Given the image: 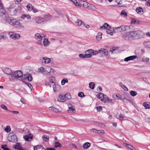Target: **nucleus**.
<instances>
[{
    "label": "nucleus",
    "mask_w": 150,
    "mask_h": 150,
    "mask_svg": "<svg viewBox=\"0 0 150 150\" xmlns=\"http://www.w3.org/2000/svg\"><path fill=\"white\" fill-rule=\"evenodd\" d=\"M136 58L137 56L136 55L132 56L125 58L124 59V61L126 62H128L129 61L135 59Z\"/></svg>",
    "instance_id": "obj_21"
},
{
    "label": "nucleus",
    "mask_w": 150,
    "mask_h": 150,
    "mask_svg": "<svg viewBox=\"0 0 150 150\" xmlns=\"http://www.w3.org/2000/svg\"><path fill=\"white\" fill-rule=\"evenodd\" d=\"M113 30H111L109 29H107L106 32L107 34H110V35H112L113 34Z\"/></svg>",
    "instance_id": "obj_43"
},
{
    "label": "nucleus",
    "mask_w": 150,
    "mask_h": 150,
    "mask_svg": "<svg viewBox=\"0 0 150 150\" xmlns=\"http://www.w3.org/2000/svg\"><path fill=\"white\" fill-rule=\"evenodd\" d=\"M73 2L76 6H77L79 5V3L77 2L76 0H74V1H73Z\"/></svg>",
    "instance_id": "obj_64"
},
{
    "label": "nucleus",
    "mask_w": 150,
    "mask_h": 150,
    "mask_svg": "<svg viewBox=\"0 0 150 150\" xmlns=\"http://www.w3.org/2000/svg\"><path fill=\"white\" fill-rule=\"evenodd\" d=\"M120 15L124 17L125 18L127 16V14L124 10H123L121 11Z\"/></svg>",
    "instance_id": "obj_34"
},
{
    "label": "nucleus",
    "mask_w": 150,
    "mask_h": 150,
    "mask_svg": "<svg viewBox=\"0 0 150 150\" xmlns=\"http://www.w3.org/2000/svg\"><path fill=\"white\" fill-rule=\"evenodd\" d=\"M122 25L118 27L113 28V31L115 33H118L119 32H122Z\"/></svg>",
    "instance_id": "obj_14"
},
{
    "label": "nucleus",
    "mask_w": 150,
    "mask_h": 150,
    "mask_svg": "<svg viewBox=\"0 0 150 150\" xmlns=\"http://www.w3.org/2000/svg\"><path fill=\"white\" fill-rule=\"evenodd\" d=\"M130 94L131 96H134L137 94V93L135 91H131L130 92Z\"/></svg>",
    "instance_id": "obj_47"
},
{
    "label": "nucleus",
    "mask_w": 150,
    "mask_h": 150,
    "mask_svg": "<svg viewBox=\"0 0 150 150\" xmlns=\"http://www.w3.org/2000/svg\"><path fill=\"white\" fill-rule=\"evenodd\" d=\"M49 109L50 110L55 113H57L59 112L58 109L53 107H49Z\"/></svg>",
    "instance_id": "obj_29"
},
{
    "label": "nucleus",
    "mask_w": 150,
    "mask_h": 150,
    "mask_svg": "<svg viewBox=\"0 0 150 150\" xmlns=\"http://www.w3.org/2000/svg\"><path fill=\"white\" fill-rule=\"evenodd\" d=\"M103 96H105L102 93H99L97 95V97L99 99H101Z\"/></svg>",
    "instance_id": "obj_46"
},
{
    "label": "nucleus",
    "mask_w": 150,
    "mask_h": 150,
    "mask_svg": "<svg viewBox=\"0 0 150 150\" xmlns=\"http://www.w3.org/2000/svg\"><path fill=\"white\" fill-rule=\"evenodd\" d=\"M78 96L80 97H83L85 96L84 93L82 92H80L78 94Z\"/></svg>",
    "instance_id": "obj_55"
},
{
    "label": "nucleus",
    "mask_w": 150,
    "mask_h": 150,
    "mask_svg": "<svg viewBox=\"0 0 150 150\" xmlns=\"http://www.w3.org/2000/svg\"><path fill=\"white\" fill-rule=\"evenodd\" d=\"M68 82V81L67 79H64L62 80L61 84L62 85H64L65 83H67Z\"/></svg>",
    "instance_id": "obj_37"
},
{
    "label": "nucleus",
    "mask_w": 150,
    "mask_h": 150,
    "mask_svg": "<svg viewBox=\"0 0 150 150\" xmlns=\"http://www.w3.org/2000/svg\"><path fill=\"white\" fill-rule=\"evenodd\" d=\"M110 26L107 23H105L103 26L100 27V29H110Z\"/></svg>",
    "instance_id": "obj_20"
},
{
    "label": "nucleus",
    "mask_w": 150,
    "mask_h": 150,
    "mask_svg": "<svg viewBox=\"0 0 150 150\" xmlns=\"http://www.w3.org/2000/svg\"><path fill=\"white\" fill-rule=\"evenodd\" d=\"M35 21L36 23L40 24L44 22V19L42 18L38 17L35 18Z\"/></svg>",
    "instance_id": "obj_23"
},
{
    "label": "nucleus",
    "mask_w": 150,
    "mask_h": 150,
    "mask_svg": "<svg viewBox=\"0 0 150 150\" xmlns=\"http://www.w3.org/2000/svg\"><path fill=\"white\" fill-rule=\"evenodd\" d=\"M143 44L145 47H150V42L149 41L144 42Z\"/></svg>",
    "instance_id": "obj_44"
},
{
    "label": "nucleus",
    "mask_w": 150,
    "mask_h": 150,
    "mask_svg": "<svg viewBox=\"0 0 150 150\" xmlns=\"http://www.w3.org/2000/svg\"><path fill=\"white\" fill-rule=\"evenodd\" d=\"M90 143L89 142H86L83 145V147L84 149H87L90 146Z\"/></svg>",
    "instance_id": "obj_30"
},
{
    "label": "nucleus",
    "mask_w": 150,
    "mask_h": 150,
    "mask_svg": "<svg viewBox=\"0 0 150 150\" xmlns=\"http://www.w3.org/2000/svg\"><path fill=\"white\" fill-rule=\"evenodd\" d=\"M1 69L2 71L6 74L9 75V76H12L13 72L10 69L5 67H2Z\"/></svg>",
    "instance_id": "obj_9"
},
{
    "label": "nucleus",
    "mask_w": 150,
    "mask_h": 150,
    "mask_svg": "<svg viewBox=\"0 0 150 150\" xmlns=\"http://www.w3.org/2000/svg\"><path fill=\"white\" fill-rule=\"evenodd\" d=\"M9 35L10 38L13 40H16L19 39L20 37L19 34L10 32L9 33Z\"/></svg>",
    "instance_id": "obj_10"
},
{
    "label": "nucleus",
    "mask_w": 150,
    "mask_h": 150,
    "mask_svg": "<svg viewBox=\"0 0 150 150\" xmlns=\"http://www.w3.org/2000/svg\"><path fill=\"white\" fill-rule=\"evenodd\" d=\"M134 33L133 35L134 39L136 38H139L143 37L144 35V33L141 30H137L132 31Z\"/></svg>",
    "instance_id": "obj_7"
},
{
    "label": "nucleus",
    "mask_w": 150,
    "mask_h": 150,
    "mask_svg": "<svg viewBox=\"0 0 150 150\" xmlns=\"http://www.w3.org/2000/svg\"><path fill=\"white\" fill-rule=\"evenodd\" d=\"M83 24V25L85 26V28H86L88 29L90 28V26H89V25L85 23L84 22Z\"/></svg>",
    "instance_id": "obj_63"
},
{
    "label": "nucleus",
    "mask_w": 150,
    "mask_h": 150,
    "mask_svg": "<svg viewBox=\"0 0 150 150\" xmlns=\"http://www.w3.org/2000/svg\"><path fill=\"white\" fill-rule=\"evenodd\" d=\"M136 11L138 14H142L143 13V10L142 7H139L136 8Z\"/></svg>",
    "instance_id": "obj_28"
},
{
    "label": "nucleus",
    "mask_w": 150,
    "mask_h": 150,
    "mask_svg": "<svg viewBox=\"0 0 150 150\" xmlns=\"http://www.w3.org/2000/svg\"><path fill=\"white\" fill-rule=\"evenodd\" d=\"M2 109L5 110H8L7 107L4 104H2L0 105Z\"/></svg>",
    "instance_id": "obj_52"
},
{
    "label": "nucleus",
    "mask_w": 150,
    "mask_h": 150,
    "mask_svg": "<svg viewBox=\"0 0 150 150\" xmlns=\"http://www.w3.org/2000/svg\"><path fill=\"white\" fill-rule=\"evenodd\" d=\"M92 50H86L85 52V58H91L92 57V55L91 53H92Z\"/></svg>",
    "instance_id": "obj_15"
},
{
    "label": "nucleus",
    "mask_w": 150,
    "mask_h": 150,
    "mask_svg": "<svg viewBox=\"0 0 150 150\" xmlns=\"http://www.w3.org/2000/svg\"><path fill=\"white\" fill-rule=\"evenodd\" d=\"M89 87L92 89H93L95 88V84L93 82H91L89 83Z\"/></svg>",
    "instance_id": "obj_40"
},
{
    "label": "nucleus",
    "mask_w": 150,
    "mask_h": 150,
    "mask_svg": "<svg viewBox=\"0 0 150 150\" xmlns=\"http://www.w3.org/2000/svg\"><path fill=\"white\" fill-rule=\"evenodd\" d=\"M14 148L15 149L18 150H24L20 143H16V145L14 146Z\"/></svg>",
    "instance_id": "obj_19"
},
{
    "label": "nucleus",
    "mask_w": 150,
    "mask_h": 150,
    "mask_svg": "<svg viewBox=\"0 0 150 150\" xmlns=\"http://www.w3.org/2000/svg\"><path fill=\"white\" fill-rule=\"evenodd\" d=\"M26 8L28 11H31L33 9V7L31 4H29L27 5Z\"/></svg>",
    "instance_id": "obj_32"
},
{
    "label": "nucleus",
    "mask_w": 150,
    "mask_h": 150,
    "mask_svg": "<svg viewBox=\"0 0 150 150\" xmlns=\"http://www.w3.org/2000/svg\"><path fill=\"white\" fill-rule=\"evenodd\" d=\"M7 38V37L5 35H0V40H1L2 39H4V40L6 39Z\"/></svg>",
    "instance_id": "obj_54"
},
{
    "label": "nucleus",
    "mask_w": 150,
    "mask_h": 150,
    "mask_svg": "<svg viewBox=\"0 0 150 150\" xmlns=\"http://www.w3.org/2000/svg\"><path fill=\"white\" fill-rule=\"evenodd\" d=\"M62 146L61 144L58 142H55V147H61Z\"/></svg>",
    "instance_id": "obj_49"
},
{
    "label": "nucleus",
    "mask_w": 150,
    "mask_h": 150,
    "mask_svg": "<svg viewBox=\"0 0 150 150\" xmlns=\"http://www.w3.org/2000/svg\"><path fill=\"white\" fill-rule=\"evenodd\" d=\"M119 48V47H111L110 50V52H111V54L113 53H115V51Z\"/></svg>",
    "instance_id": "obj_38"
},
{
    "label": "nucleus",
    "mask_w": 150,
    "mask_h": 150,
    "mask_svg": "<svg viewBox=\"0 0 150 150\" xmlns=\"http://www.w3.org/2000/svg\"><path fill=\"white\" fill-rule=\"evenodd\" d=\"M51 61V59L50 58H48L47 57H45V64H47L49 63Z\"/></svg>",
    "instance_id": "obj_41"
},
{
    "label": "nucleus",
    "mask_w": 150,
    "mask_h": 150,
    "mask_svg": "<svg viewBox=\"0 0 150 150\" xmlns=\"http://www.w3.org/2000/svg\"><path fill=\"white\" fill-rule=\"evenodd\" d=\"M143 105L145 108L146 109H148L150 108L149 105L146 103H144L143 104Z\"/></svg>",
    "instance_id": "obj_50"
},
{
    "label": "nucleus",
    "mask_w": 150,
    "mask_h": 150,
    "mask_svg": "<svg viewBox=\"0 0 150 150\" xmlns=\"http://www.w3.org/2000/svg\"><path fill=\"white\" fill-rule=\"evenodd\" d=\"M116 2L117 4L119 7H122L123 5L122 0H116Z\"/></svg>",
    "instance_id": "obj_31"
},
{
    "label": "nucleus",
    "mask_w": 150,
    "mask_h": 150,
    "mask_svg": "<svg viewBox=\"0 0 150 150\" xmlns=\"http://www.w3.org/2000/svg\"><path fill=\"white\" fill-rule=\"evenodd\" d=\"M71 96L69 93L66 94H62L60 95L58 98V100L59 101L62 102H64L66 100L70 99Z\"/></svg>",
    "instance_id": "obj_5"
},
{
    "label": "nucleus",
    "mask_w": 150,
    "mask_h": 150,
    "mask_svg": "<svg viewBox=\"0 0 150 150\" xmlns=\"http://www.w3.org/2000/svg\"><path fill=\"white\" fill-rule=\"evenodd\" d=\"M108 98V97H105L104 96H103V97L101 99V100L104 102H105V101H107Z\"/></svg>",
    "instance_id": "obj_51"
},
{
    "label": "nucleus",
    "mask_w": 150,
    "mask_h": 150,
    "mask_svg": "<svg viewBox=\"0 0 150 150\" xmlns=\"http://www.w3.org/2000/svg\"><path fill=\"white\" fill-rule=\"evenodd\" d=\"M53 91L54 92H58L61 89V87L60 85L54 84L52 86Z\"/></svg>",
    "instance_id": "obj_13"
},
{
    "label": "nucleus",
    "mask_w": 150,
    "mask_h": 150,
    "mask_svg": "<svg viewBox=\"0 0 150 150\" xmlns=\"http://www.w3.org/2000/svg\"><path fill=\"white\" fill-rule=\"evenodd\" d=\"M75 23L77 24L78 25L80 26L83 24V22H82L81 20H77L75 22Z\"/></svg>",
    "instance_id": "obj_42"
},
{
    "label": "nucleus",
    "mask_w": 150,
    "mask_h": 150,
    "mask_svg": "<svg viewBox=\"0 0 150 150\" xmlns=\"http://www.w3.org/2000/svg\"><path fill=\"white\" fill-rule=\"evenodd\" d=\"M5 20L6 22L17 28L23 29L24 28V27L23 24L17 20L11 19L9 17H6V18Z\"/></svg>",
    "instance_id": "obj_1"
},
{
    "label": "nucleus",
    "mask_w": 150,
    "mask_h": 150,
    "mask_svg": "<svg viewBox=\"0 0 150 150\" xmlns=\"http://www.w3.org/2000/svg\"><path fill=\"white\" fill-rule=\"evenodd\" d=\"M82 5L85 8H87L89 9H92L95 8V6L92 4L88 3L86 1H83Z\"/></svg>",
    "instance_id": "obj_11"
},
{
    "label": "nucleus",
    "mask_w": 150,
    "mask_h": 150,
    "mask_svg": "<svg viewBox=\"0 0 150 150\" xmlns=\"http://www.w3.org/2000/svg\"><path fill=\"white\" fill-rule=\"evenodd\" d=\"M21 18L22 19H24L26 18L27 19H30L31 17L28 14H23L21 16Z\"/></svg>",
    "instance_id": "obj_26"
},
{
    "label": "nucleus",
    "mask_w": 150,
    "mask_h": 150,
    "mask_svg": "<svg viewBox=\"0 0 150 150\" xmlns=\"http://www.w3.org/2000/svg\"><path fill=\"white\" fill-rule=\"evenodd\" d=\"M120 96V99L124 101H126V100H127L124 97L122 96L121 95Z\"/></svg>",
    "instance_id": "obj_56"
},
{
    "label": "nucleus",
    "mask_w": 150,
    "mask_h": 150,
    "mask_svg": "<svg viewBox=\"0 0 150 150\" xmlns=\"http://www.w3.org/2000/svg\"><path fill=\"white\" fill-rule=\"evenodd\" d=\"M102 33L100 32H99L96 36V38L97 41H100L102 39Z\"/></svg>",
    "instance_id": "obj_24"
},
{
    "label": "nucleus",
    "mask_w": 150,
    "mask_h": 150,
    "mask_svg": "<svg viewBox=\"0 0 150 150\" xmlns=\"http://www.w3.org/2000/svg\"><path fill=\"white\" fill-rule=\"evenodd\" d=\"M38 70L39 72L44 74H47L50 73L54 72V69L50 66H47L45 68L43 67H41L38 69Z\"/></svg>",
    "instance_id": "obj_2"
},
{
    "label": "nucleus",
    "mask_w": 150,
    "mask_h": 150,
    "mask_svg": "<svg viewBox=\"0 0 150 150\" xmlns=\"http://www.w3.org/2000/svg\"><path fill=\"white\" fill-rule=\"evenodd\" d=\"M97 133L99 134H100L101 133L104 134V132L103 130H97Z\"/></svg>",
    "instance_id": "obj_60"
},
{
    "label": "nucleus",
    "mask_w": 150,
    "mask_h": 150,
    "mask_svg": "<svg viewBox=\"0 0 150 150\" xmlns=\"http://www.w3.org/2000/svg\"><path fill=\"white\" fill-rule=\"evenodd\" d=\"M49 80L51 83H53L55 81V78L53 76H51L49 77Z\"/></svg>",
    "instance_id": "obj_39"
},
{
    "label": "nucleus",
    "mask_w": 150,
    "mask_h": 150,
    "mask_svg": "<svg viewBox=\"0 0 150 150\" xmlns=\"http://www.w3.org/2000/svg\"><path fill=\"white\" fill-rule=\"evenodd\" d=\"M9 111L15 114H17L19 113V112L18 111L11 110H9Z\"/></svg>",
    "instance_id": "obj_61"
},
{
    "label": "nucleus",
    "mask_w": 150,
    "mask_h": 150,
    "mask_svg": "<svg viewBox=\"0 0 150 150\" xmlns=\"http://www.w3.org/2000/svg\"><path fill=\"white\" fill-rule=\"evenodd\" d=\"M11 129L9 125L7 126L4 129V131L7 133H8L10 132Z\"/></svg>",
    "instance_id": "obj_36"
},
{
    "label": "nucleus",
    "mask_w": 150,
    "mask_h": 150,
    "mask_svg": "<svg viewBox=\"0 0 150 150\" xmlns=\"http://www.w3.org/2000/svg\"><path fill=\"white\" fill-rule=\"evenodd\" d=\"M41 35H40L39 33H37L35 35V38L38 41V44H41V42L42 38L45 37V35L41 34Z\"/></svg>",
    "instance_id": "obj_8"
},
{
    "label": "nucleus",
    "mask_w": 150,
    "mask_h": 150,
    "mask_svg": "<svg viewBox=\"0 0 150 150\" xmlns=\"http://www.w3.org/2000/svg\"><path fill=\"white\" fill-rule=\"evenodd\" d=\"M131 23L132 24H136V23H139V21L138 20H136V19H132Z\"/></svg>",
    "instance_id": "obj_45"
},
{
    "label": "nucleus",
    "mask_w": 150,
    "mask_h": 150,
    "mask_svg": "<svg viewBox=\"0 0 150 150\" xmlns=\"http://www.w3.org/2000/svg\"><path fill=\"white\" fill-rule=\"evenodd\" d=\"M5 13V10L3 8L1 3H0V14H4Z\"/></svg>",
    "instance_id": "obj_27"
},
{
    "label": "nucleus",
    "mask_w": 150,
    "mask_h": 150,
    "mask_svg": "<svg viewBox=\"0 0 150 150\" xmlns=\"http://www.w3.org/2000/svg\"><path fill=\"white\" fill-rule=\"evenodd\" d=\"M107 101L111 102L112 103H114L115 102V101L114 100L111 99H110L108 97V98Z\"/></svg>",
    "instance_id": "obj_62"
},
{
    "label": "nucleus",
    "mask_w": 150,
    "mask_h": 150,
    "mask_svg": "<svg viewBox=\"0 0 150 150\" xmlns=\"http://www.w3.org/2000/svg\"><path fill=\"white\" fill-rule=\"evenodd\" d=\"M132 31L125 33L122 36V38L126 40H132L134 39Z\"/></svg>",
    "instance_id": "obj_4"
},
{
    "label": "nucleus",
    "mask_w": 150,
    "mask_h": 150,
    "mask_svg": "<svg viewBox=\"0 0 150 150\" xmlns=\"http://www.w3.org/2000/svg\"><path fill=\"white\" fill-rule=\"evenodd\" d=\"M79 57L81 58H85L84 54H80L79 55Z\"/></svg>",
    "instance_id": "obj_58"
},
{
    "label": "nucleus",
    "mask_w": 150,
    "mask_h": 150,
    "mask_svg": "<svg viewBox=\"0 0 150 150\" xmlns=\"http://www.w3.org/2000/svg\"><path fill=\"white\" fill-rule=\"evenodd\" d=\"M92 50V53H91V55H95L99 53L97 51H94L93 50Z\"/></svg>",
    "instance_id": "obj_48"
},
{
    "label": "nucleus",
    "mask_w": 150,
    "mask_h": 150,
    "mask_svg": "<svg viewBox=\"0 0 150 150\" xmlns=\"http://www.w3.org/2000/svg\"><path fill=\"white\" fill-rule=\"evenodd\" d=\"M34 150H46L42 146L38 145L33 147Z\"/></svg>",
    "instance_id": "obj_22"
},
{
    "label": "nucleus",
    "mask_w": 150,
    "mask_h": 150,
    "mask_svg": "<svg viewBox=\"0 0 150 150\" xmlns=\"http://www.w3.org/2000/svg\"><path fill=\"white\" fill-rule=\"evenodd\" d=\"M23 75V73L21 71H17L14 73H13L12 76H9V79L12 81H15L14 79H17L21 77Z\"/></svg>",
    "instance_id": "obj_3"
},
{
    "label": "nucleus",
    "mask_w": 150,
    "mask_h": 150,
    "mask_svg": "<svg viewBox=\"0 0 150 150\" xmlns=\"http://www.w3.org/2000/svg\"><path fill=\"white\" fill-rule=\"evenodd\" d=\"M25 83L27 84V86L29 88L30 91H31L33 88V87L32 85L30 83Z\"/></svg>",
    "instance_id": "obj_53"
},
{
    "label": "nucleus",
    "mask_w": 150,
    "mask_h": 150,
    "mask_svg": "<svg viewBox=\"0 0 150 150\" xmlns=\"http://www.w3.org/2000/svg\"><path fill=\"white\" fill-rule=\"evenodd\" d=\"M132 27L131 26L122 25V32H130L131 31V28Z\"/></svg>",
    "instance_id": "obj_12"
},
{
    "label": "nucleus",
    "mask_w": 150,
    "mask_h": 150,
    "mask_svg": "<svg viewBox=\"0 0 150 150\" xmlns=\"http://www.w3.org/2000/svg\"><path fill=\"white\" fill-rule=\"evenodd\" d=\"M96 109L97 111L99 112L102 110V107L100 106H98L96 108Z\"/></svg>",
    "instance_id": "obj_59"
},
{
    "label": "nucleus",
    "mask_w": 150,
    "mask_h": 150,
    "mask_svg": "<svg viewBox=\"0 0 150 150\" xmlns=\"http://www.w3.org/2000/svg\"><path fill=\"white\" fill-rule=\"evenodd\" d=\"M40 62L42 64H44L45 61V57H42L40 59Z\"/></svg>",
    "instance_id": "obj_57"
},
{
    "label": "nucleus",
    "mask_w": 150,
    "mask_h": 150,
    "mask_svg": "<svg viewBox=\"0 0 150 150\" xmlns=\"http://www.w3.org/2000/svg\"><path fill=\"white\" fill-rule=\"evenodd\" d=\"M120 95L118 93L116 94H114L112 95V97L114 99L118 100L120 99Z\"/></svg>",
    "instance_id": "obj_33"
},
{
    "label": "nucleus",
    "mask_w": 150,
    "mask_h": 150,
    "mask_svg": "<svg viewBox=\"0 0 150 150\" xmlns=\"http://www.w3.org/2000/svg\"><path fill=\"white\" fill-rule=\"evenodd\" d=\"M44 39L43 41V43L44 45L45 46H48L49 45L50 42L49 41L48 39L47 38H44Z\"/></svg>",
    "instance_id": "obj_25"
},
{
    "label": "nucleus",
    "mask_w": 150,
    "mask_h": 150,
    "mask_svg": "<svg viewBox=\"0 0 150 150\" xmlns=\"http://www.w3.org/2000/svg\"><path fill=\"white\" fill-rule=\"evenodd\" d=\"M42 140L45 142L48 141L49 140V137L48 136L46 135H45L42 137Z\"/></svg>",
    "instance_id": "obj_35"
},
{
    "label": "nucleus",
    "mask_w": 150,
    "mask_h": 150,
    "mask_svg": "<svg viewBox=\"0 0 150 150\" xmlns=\"http://www.w3.org/2000/svg\"><path fill=\"white\" fill-rule=\"evenodd\" d=\"M24 139L27 141H29L32 139L33 135L32 134H28L23 137Z\"/></svg>",
    "instance_id": "obj_17"
},
{
    "label": "nucleus",
    "mask_w": 150,
    "mask_h": 150,
    "mask_svg": "<svg viewBox=\"0 0 150 150\" xmlns=\"http://www.w3.org/2000/svg\"><path fill=\"white\" fill-rule=\"evenodd\" d=\"M8 140L11 142H16L17 141V139L15 134L13 132L9 134L8 136Z\"/></svg>",
    "instance_id": "obj_6"
},
{
    "label": "nucleus",
    "mask_w": 150,
    "mask_h": 150,
    "mask_svg": "<svg viewBox=\"0 0 150 150\" xmlns=\"http://www.w3.org/2000/svg\"><path fill=\"white\" fill-rule=\"evenodd\" d=\"M25 78L28 80L29 81H31L33 80L32 75L29 74H27L24 75Z\"/></svg>",
    "instance_id": "obj_18"
},
{
    "label": "nucleus",
    "mask_w": 150,
    "mask_h": 150,
    "mask_svg": "<svg viewBox=\"0 0 150 150\" xmlns=\"http://www.w3.org/2000/svg\"><path fill=\"white\" fill-rule=\"evenodd\" d=\"M69 109L68 110V111L70 113H74L76 112L75 109L74 107L72 105H69Z\"/></svg>",
    "instance_id": "obj_16"
}]
</instances>
